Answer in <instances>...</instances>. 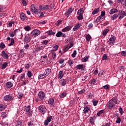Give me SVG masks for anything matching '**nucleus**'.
<instances>
[{
    "label": "nucleus",
    "instance_id": "0eeeda50",
    "mask_svg": "<svg viewBox=\"0 0 126 126\" xmlns=\"http://www.w3.org/2000/svg\"><path fill=\"white\" fill-rule=\"evenodd\" d=\"M40 33L41 32H40V31L35 29L32 32V36H34V37H37V36L40 35Z\"/></svg>",
    "mask_w": 126,
    "mask_h": 126
},
{
    "label": "nucleus",
    "instance_id": "3c124183",
    "mask_svg": "<svg viewBox=\"0 0 126 126\" xmlns=\"http://www.w3.org/2000/svg\"><path fill=\"white\" fill-rule=\"evenodd\" d=\"M58 49H59V45H55L53 47V51H54V52H56V51H58Z\"/></svg>",
    "mask_w": 126,
    "mask_h": 126
},
{
    "label": "nucleus",
    "instance_id": "052dcab7",
    "mask_svg": "<svg viewBox=\"0 0 126 126\" xmlns=\"http://www.w3.org/2000/svg\"><path fill=\"white\" fill-rule=\"evenodd\" d=\"M73 61L70 60L68 61V63L69 64V65H72V64H73Z\"/></svg>",
    "mask_w": 126,
    "mask_h": 126
},
{
    "label": "nucleus",
    "instance_id": "f3484780",
    "mask_svg": "<svg viewBox=\"0 0 126 126\" xmlns=\"http://www.w3.org/2000/svg\"><path fill=\"white\" fill-rule=\"evenodd\" d=\"M52 70L49 68H47L45 70V75L47 76V75H49L50 73H51V72Z\"/></svg>",
    "mask_w": 126,
    "mask_h": 126
},
{
    "label": "nucleus",
    "instance_id": "393cba45",
    "mask_svg": "<svg viewBox=\"0 0 126 126\" xmlns=\"http://www.w3.org/2000/svg\"><path fill=\"white\" fill-rule=\"evenodd\" d=\"M63 77V71H60L59 72V74L58 75V78H60V79H62Z\"/></svg>",
    "mask_w": 126,
    "mask_h": 126
},
{
    "label": "nucleus",
    "instance_id": "7ed1b4c3",
    "mask_svg": "<svg viewBox=\"0 0 126 126\" xmlns=\"http://www.w3.org/2000/svg\"><path fill=\"white\" fill-rule=\"evenodd\" d=\"M38 111L42 114V115H45L46 114V112H47V108H46V106L44 105H40L38 107Z\"/></svg>",
    "mask_w": 126,
    "mask_h": 126
},
{
    "label": "nucleus",
    "instance_id": "ea45409f",
    "mask_svg": "<svg viewBox=\"0 0 126 126\" xmlns=\"http://www.w3.org/2000/svg\"><path fill=\"white\" fill-rule=\"evenodd\" d=\"M108 32H109V29L104 30L102 32L103 36H106Z\"/></svg>",
    "mask_w": 126,
    "mask_h": 126
},
{
    "label": "nucleus",
    "instance_id": "9b49d317",
    "mask_svg": "<svg viewBox=\"0 0 126 126\" xmlns=\"http://www.w3.org/2000/svg\"><path fill=\"white\" fill-rule=\"evenodd\" d=\"M73 9H72V8H70L68 10L66 11V12L65 13V16L68 18L69 15L71 14V13H72Z\"/></svg>",
    "mask_w": 126,
    "mask_h": 126
},
{
    "label": "nucleus",
    "instance_id": "c03bdc74",
    "mask_svg": "<svg viewBox=\"0 0 126 126\" xmlns=\"http://www.w3.org/2000/svg\"><path fill=\"white\" fill-rule=\"evenodd\" d=\"M24 29H25L26 31L29 32L31 30V28L29 26H26L24 28Z\"/></svg>",
    "mask_w": 126,
    "mask_h": 126
},
{
    "label": "nucleus",
    "instance_id": "37998d69",
    "mask_svg": "<svg viewBox=\"0 0 126 126\" xmlns=\"http://www.w3.org/2000/svg\"><path fill=\"white\" fill-rule=\"evenodd\" d=\"M102 114H104V110H100V111H99L97 113V116L98 117H100V116H101V115H102Z\"/></svg>",
    "mask_w": 126,
    "mask_h": 126
},
{
    "label": "nucleus",
    "instance_id": "423d86ee",
    "mask_svg": "<svg viewBox=\"0 0 126 126\" xmlns=\"http://www.w3.org/2000/svg\"><path fill=\"white\" fill-rule=\"evenodd\" d=\"M116 37L114 35H112L111 37L109 38L108 43L109 45H113L115 43V41H116Z\"/></svg>",
    "mask_w": 126,
    "mask_h": 126
},
{
    "label": "nucleus",
    "instance_id": "4468645a",
    "mask_svg": "<svg viewBox=\"0 0 126 126\" xmlns=\"http://www.w3.org/2000/svg\"><path fill=\"white\" fill-rule=\"evenodd\" d=\"M1 55L2 58H3V59H4L5 60H8V55H7L6 53H5V51H2Z\"/></svg>",
    "mask_w": 126,
    "mask_h": 126
},
{
    "label": "nucleus",
    "instance_id": "c756f323",
    "mask_svg": "<svg viewBox=\"0 0 126 126\" xmlns=\"http://www.w3.org/2000/svg\"><path fill=\"white\" fill-rule=\"evenodd\" d=\"M20 17L21 20H22V21H24L26 18L25 14H24V13H22L20 15Z\"/></svg>",
    "mask_w": 126,
    "mask_h": 126
},
{
    "label": "nucleus",
    "instance_id": "aec40b11",
    "mask_svg": "<svg viewBox=\"0 0 126 126\" xmlns=\"http://www.w3.org/2000/svg\"><path fill=\"white\" fill-rule=\"evenodd\" d=\"M105 18V17L103 16H99L96 19V22L98 23V22H100V20H103Z\"/></svg>",
    "mask_w": 126,
    "mask_h": 126
},
{
    "label": "nucleus",
    "instance_id": "9d476101",
    "mask_svg": "<svg viewBox=\"0 0 126 126\" xmlns=\"http://www.w3.org/2000/svg\"><path fill=\"white\" fill-rule=\"evenodd\" d=\"M31 11L32 12H33V13L36 14L39 11V9H36L34 5H32L31 6Z\"/></svg>",
    "mask_w": 126,
    "mask_h": 126
},
{
    "label": "nucleus",
    "instance_id": "72a5a7b5",
    "mask_svg": "<svg viewBox=\"0 0 126 126\" xmlns=\"http://www.w3.org/2000/svg\"><path fill=\"white\" fill-rule=\"evenodd\" d=\"M52 58L54 61H55L57 59V55L55 52H52Z\"/></svg>",
    "mask_w": 126,
    "mask_h": 126
},
{
    "label": "nucleus",
    "instance_id": "5fc2aeb1",
    "mask_svg": "<svg viewBox=\"0 0 126 126\" xmlns=\"http://www.w3.org/2000/svg\"><path fill=\"white\" fill-rule=\"evenodd\" d=\"M90 123L91 125H92L93 126L94 125V119L93 118H91L90 119Z\"/></svg>",
    "mask_w": 126,
    "mask_h": 126
},
{
    "label": "nucleus",
    "instance_id": "a19ab883",
    "mask_svg": "<svg viewBox=\"0 0 126 126\" xmlns=\"http://www.w3.org/2000/svg\"><path fill=\"white\" fill-rule=\"evenodd\" d=\"M7 63H8L5 62L4 63L2 64V66H1L2 69H4V68H5L6 66H7Z\"/></svg>",
    "mask_w": 126,
    "mask_h": 126
},
{
    "label": "nucleus",
    "instance_id": "e433bc0d",
    "mask_svg": "<svg viewBox=\"0 0 126 126\" xmlns=\"http://www.w3.org/2000/svg\"><path fill=\"white\" fill-rule=\"evenodd\" d=\"M43 50V46H37L35 49L36 52H40V51Z\"/></svg>",
    "mask_w": 126,
    "mask_h": 126
},
{
    "label": "nucleus",
    "instance_id": "2eb2a0df",
    "mask_svg": "<svg viewBox=\"0 0 126 126\" xmlns=\"http://www.w3.org/2000/svg\"><path fill=\"white\" fill-rule=\"evenodd\" d=\"M118 3H121L123 7H126V0H118Z\"/></svg>",
    "mask_w": 126,
    "mask_h": 126
},
{
    "label": "nucleus",
    "instance_id": "79ce46f5",
    "mask_svg": "<svg viewBox=\"0 0 126 126\" xmlns=\"http://www.w3.org/2000/svg\"><path fill=\"white\" fill-rule=\"evenodd\" d=\"M90 84L94 85V84H96V80L93 79L90 82Z\"/></svg>",
    "mask_w": 126,
    "mask_h": 126
},
{
    "label": "nucleus",
    "instance_id": "6e6d98bb",
    "mask_svg": "<svg viewBox=\"0 0 126 126\" xmlns=\"http://www.w3.org/2000/svg\"><path fill=\"white\" fill-rule=\"evenodd\" d=\"M108 57L107 56V54H104L103 57H102V61H106V60H107Z\"/></svg>",
    "mask_w": 126,
    "mask_h": 126
},
{
    "label": "nucleus",
    "instance_id": "603ef678",
    "mask_svg": "<svg viewBox=\"0 0 126 126\" xmlns=\"http://www.w3.org/2000/svg\"><path fill=\"white\" fill-rule=\"evenodd\" d=\"M99 103V101L98 100H94L93 101V104L94 107H96L97 106V104Z\"/></svg>",
    "mask_w": 126,
    "mask_h": 126
},
{
    "label": "nucleus",
    "instance_id": "a878e982",
    "mask_svg": "<svg viewBox=\"0 0 126 126\" xmlns=\"http://www.w3.org/2000/svg\"><path fill=\"white\" fill-rule=\"evenodd\" d=\"M17 31H18V30H15L13 32H11L10 34V36L11 37H14V36L16 35V32H17Z\"/></svg>",
    "mask_w": 126,
    "mask_h": 126
},
{
    "label": "nucleus",
    "instance_id": "6ab92c4d",
    "mask_svg": "<svg viewBox=\"0 0 126 126\" xmlns=\"http://www.w3.org/2000/svg\"><path fill=\"white\" fill-rule=\"evenodd\" d=\"M6 86L7 88H11L13 86V84L11 82H8L6 83Z\"/></svg>",
    "mask_w": 126,
    "mask_h": 126
},
{
    "label": "nucleus",
    "instance_id": "4c0bfd02",
    "mask_svg": "<svg viewBox=\"0 0 126 126\" xmlns=\"http://www.w3.org/2000/svg\"><path fill=\"white\" fill-rule=\"evenodd\" d=\"M56 36L58 37H62V36H63V32H58Z\"/></svg>",
    "mask_w": 126,
    "mask_h": 126
},
{
    "label": "nucleus",
    "instance_id": "7c9ffc66",
    "mask_svg": "<svg viewBox=\"0 0 126 126\" xmlns=\"http://www.w3.org/2000/svg\"><path fill=\"white\" fill-rule=\"evenodd\" d=\"M88 111H89V108L87 106H86L84 107L83 112L84 114H86L87 113H88Z\"/></svg>",
    "mask_w": 126,
    "mask_h": 126
},
{
    "label": "nucleus",
    "instance_id": "338daca9",
    "mask_svg": "<svg viewBox=\"0 0 126 126\" xmlns=\"http://www.w3.org/2000/svg\"><path fill=\"white\" fill-rule=\"evenodd\" d=\"M121 55L123 57H126V51H123L121 52Z\"/></svg>",
    "mask_w": 126,
    "mask_h": 126
},
{
    "label": "nucleus",
    "instance_id": "58836bf2",
    "mask_svg": "<svg viewBox=\"0 0 126 126\" xmlns=\"http://www.w3.org/2000/svg\"><path fill=\"white\" fill-rule=\"evenodd\" d=\"M1 117L2 118V119H4V118H6V117H7V115L6 114V113L3 112L1 113Z\"/></svg>",
    "mask_w": 126,
    "mask_h": 126
},
{
    "label": "nucleus",
    "instance_id": "5701e85b",
    "mask_svg": "<svg viewBox=\"0 0 126 126\" xmlns=\"http://www.w3.org/2000/svg\"><path fill=\"white\" fill-rule=\"evenodd\" d=\"M46 33L49 36L54 35H55V34H56V33L55 32H53V31H49L47 32Z\"/></svg>",
    "mask_w": 126,
    "mask_h": 126
},
{
    "label": "nucleus",
    "instance_id": "f8f14e48",
    "mask_svg": "<svg viewBox=\"0 0 126 126\" xmlns=\"http://www.w3.org/2000/svg\"><path fill=\"white\" fill-rule=\"evenodd\" d=\"M4 101H11L13 100V97L10 95H7L4 97Z\"/></svg>",
    "mask_w": 126,
    "mask_h": 126
},
{
    "label": "nucleus",
    "instance_id": "c9c22d12",
    "mask_svg": "<svg viewBox=\"0 0 126 126\" xmlns=\"http://www.w3.org/2000/svg\"><path fill=\"white\" fill-rule=\"evenodd\" d=\"M118 16L119 15L118 14H114L111 17V19H112V20H115L117 17H118Z\"/></svg>",
    "mask_w": 126,
    "mask_h": 126
},
{
    "label": "nucleus",
    "instance_id": "e2e57ef3",
    "mask_svg": "<svg viewBox=\"0 0 126 126\" xmlns=\"http://www.w3.org/2000/svg\"><path fill=\"white\" fill-rule=\"evenodd\" d=\"M17 126H22V122L21 121H17L16 123Z\"/></svg>",
    "mask_w": 126,
    "mask_h": 126
},
{
    "label": "nucleus",
    "instance_id": "bb28decb",
    "mask_svg": "<svg viewBox=\"0 0 126 126\" xmlns=\"http://www.w3.org/2000/svg\"><path fill=\"white\" fill-rule=\"evenodd\" d=\"M46 76H47L45 74V73H44L43 74H41L38 75V79H43Z\"/></svg>",
    "mask_w": 126,
    "mask_h": 126
},
{
    "label": "nucleus",
    "instance_id": "39448f33",
    "mask_svg": "<svg viewBox=\"0 0 126 126\" xmlns=\"http://www.w3.org/2000/svg\"><path fill=\"white\" fill-rule=\"evenodd\" d=\"M51 8V5H45L39 6V10H46Z\"/></svg>",
    "mask_w": 126,
    "mask_h": 126
},
{
    "label": "nucleus",
    "instance_id": "ddd939ff",
    "mask_svg": "<svg viewBox=\"0 0 126 126\" xmlns=\"http://www.w3.org/2000/svg\"><path fill=\"white\" fill-rule=\"evenodd\" d=\"M81 26V23H78L75 25L73 29V31H77L79 28H80V27Z\"/></svg>",
    "mask_w": 126,
    "mask_h": 126
},
{
    "label": "nucleus",
    "instance_id": "49530a36",
    "mask_svg": "<svg viewBox=\"0 0 126 126\" xmlns=\"http://www.w3.org/2000/svg\"><path fill=\"white\" fill-rule=\"evenodd\" d=\"M13 45H14V39L11 38V42H10V43L9 44V46L10 47V46H13Z\"/></svg>",
    "mask_w": 126,
    "mask_h": 126
},
{
    "label": "nucleus",
    "instance_id": "f257e3e1",
    "mask_svg": "<svg viewBox=\"0 0 126 126\" xmlns=\"http://www.w3.org/2000/svg\"><path fill=\"white\" fill-rule=\"evenodd\" d=\"M117 104H118V98H117V97H113L108 101L107 107H108L109 109H112V108H114Z\"/></svg>",
    "mask_w": 126,
    "mask_h": 126
},
{
    "label": "nucleus",
    "instance_id": "a211bd4d",
    "mask_svg": "<svg viewBox=\"0 0 126 126\" xmlns=\"http://www.w3.org/2000/svg\"><path fill=\"white\" fill-rule=\"evenodd\" d=\"M117 12H118V9L116 8H113L110 10L109 14H114V13H117Z\"/></svg>",
    "mask_w": 126,
    "mask_h": 126
},
{
    "label": "nucleus",
    "instance_id": "473e14b6",
    "mask_svg": "<svg viewBox=\"0 0 126 126\" xmlns=\"http://www.w3.org/2000/svg\"><path fill=\"white\" fill-rule=\"evenodd\" d=\"M32 114H33L32 111L26 112V115L27 117H31L32 116Z\"/></svg>",
    "mask_w": 126,
    "mask_h": 126
},
{
    "label": "nucleus",
    "instance_id": "f03ea898",
    "mask_svg": "<svg viewBox=\"0 0 126 126\" xmlns=\"http://www.w3.org/2000/svg\"><path fill=\"white\" fill-rule=\"evenodd\" d=\"M66 43L67 45L65 46L63 48L64 53H65V52H67L69 49H70V48H72V47H73V42H72V39L67 40Z\"/></svg>",
    "mask_w": 126,
    "mask_h": 126
},
{
    "label": "nucleus",
    "instance_id": "b1692460",
    "mask_svg": "<svg viewBox=\"0 0 126 126\" xmlns=\"http://www.w3.org/2000/svg\"><path fill=\"white\" fill-rule=\"evenodd\" d=\"M31 111V106L29 105L28 106H26L25 108V111L26 112H30Z\"/></svg>",
    "mask_w": 126,
    "mask_h": 126
},
{
    "label": "nucleus",
    "instance_id": "680f3d73",
    "mask_svg": "<svg viewBox=\"0 0 126 126\" xmlns=\"http://www.w3.org/2000/svg\"><path fill=\"white\" fill-rule=\"evenodd\" d=\"M102 88H103V89H105L106 90H108V89H110V87L107 85L103 86Z\"/></svg>",
    "mask_w": 126,
    "mask_h": 126
},
{
    "label": "nucleus",
    "instance_id": "4be33fe9",
    "mask_svg": "<svg viewBox=\"0 0 126 126\" xmlns=\"http://www.w3.org/2000/svg\"><path fill=\"white\" fill-rule=\"evenodd\" d=\"M60 85H61V86H64V85H65V84H66V82L65 81V80L64 79H62L60 81Z\"/></svg>",
    "mask_w": 126,
    "mask_h": 126
},
{
    "label": "nucleus",
    "instance_id": "69168bd1",
    "mask_svg": "<svg viewBox=\"0 0 126 126\" xmlns=\"http://www.w3.org/2000/svg\"><path fill=\"white\" fill-rule=\"evenodd\" d=\"M121 121L122 120H121V118H120L119 117L117 118L116 120V124H121Z\"/></svg>",
    "mask_w": 126,
    "mask_h": 126
},
{
    "label": "nucleus",
    "instance_id": "412c9836",
    "mask_svg": "<svg viewBox=\"0 0 126 126\" xmlns=\"http://www.w3.org/2000/svg\"><path fill=\"white\" fill-rule=\"evenodd\" d=\"M84 13V10L83 8H81L78 10L77 12V14L80 15H83V13Z\"/></svg>",
    "mask_w": 126,
    "mask_h": 126
},
{
    "label": "nucleus",
    "instance_id": "dca6fc26",
    "mask_svg": "<svg viewBox=\"0 0 126 126\" xmlns=\"http://www.w3.org/2000/svg\"><path fill=\"white\" fill-rule=\"evenodd\" d=\"M70 30H71V26H68L62 29V32H68Z\"/></svg>",
    "mask_w": 126,
    "mask_h": 126
},
{
    "label": "nucleus",
    "instance_id": "4d7b16f0",
    "mask_svg": "<svg viewBox=\"0 0 126 126\" xmlns=\"http://www.w3.org/2000/svg\"><path fill=\"white\" fill-rule=\"evenodd\" d=\"M52 119H53V116H50L47 118V122H49V123H51V121H52Z\"/></svg>",
    "mask_w": 126,
    "mask_h": 126
},
{
    "label": "nucleus",
    "instance_id": "6e6552de",
    "mask_svg": "<svg viewBox=\"0 0 126 126\" xmlns=\"http://www.w3.org/2000/svg\"><path fill=\"white\" fill-rule=\"evenodd\" d=\"M38 96L40 100H43L46 97L45 93L43 92H40L38 94Z\"/></svg>",
    "mask_w": 126,
    "mask_h": 126
},
{
    "label": "nucleus",
    "instance_id": "864d4df0",
    "mask_svg": "<svg viewBox=\"0 0 126 126\" xmlns=\"http://www.w3.org/2000/svg\"><path fill=\"white\" fill-rule=\"evenodd\" d=\"M77 18L78 20H82L83 19V15H78Z\"/></svg>",
    "mask_w": 126,
    "mask_h": 126
},
{
    "label": "nucleus",
    "instance_id": "de8ad7c7",
    "mask_svg": "<svg viewBox=\"0 0 126 126\" xmlns=\"http://www.w3.org/2000/svg\"><path fill=\"white\" fill-rule=\"evenodd\" d=\"M66 96V94L65 93H63L60 95V98H64Z\"/></svg>",
    "mask_w": 126,
    "mask_h": 126
},
{
    "label": "nucleus",
    "instance_id": "c85d7f7f",
    "mask_svg": "<svg viewBox=\"0 0 126 126\" xmlns=\"http://www.w3.org/2000/svg\"><path fill=\"white\" fill-rule=\"evenodd\" d=\"M76 69H83V64H78L76 66Z\"/></svg>",
    "mask_w": 126,
    "mask_h": 126
},
{
    "label": "nucleus",
    "instance_id": "a18cd8bd",
    "mask_svg": "<svg viewBox=\"0 0 126 126\" xmlns=\"http://www.w3.org/2000/svg\"><path fill=\"white\" fill-rule=\"evenodd\" d=\"M86 39L87 41L89 42V41H90V40H91V36L89 34L87 35L86 36Z\"/></svg>",
    "mask_w": 126,
    "mask_h": 126
},
{
    "label": "nucleus",
    "instance_id": "09e8293b",
    "mask_svg": "<svg viewBox=\"0 0 126 126\" xmlns=\"http://www.w3.org/2000/svg\"><path fill=\"white\" fill-rule=\"evenodd\" d=\"M0 49H4L5 48V44H4V43L3 42H1L0 44Z\"/></svg>",
    "mask_w": 126,
    "mask_h": 126
},
{
    "label": "nucleus",
    "instance_id": "1a4fd4ad",
    "mask_svg": "<svg viewBox=\"0 0 126 126\" xmlns=\"http://www.w3.org/2000/svg\"><path fill=\"white\" fill-rule=\"evenodd\" d=\"M24 41L26 43H29V42L31 41V36H30L29 34H27L25 35Z\"/></svg>",
    "mask_w": 126,
    "mask_h": 126
},
{
    "label": "nucleus",
    "instance_id": "cd10ccee",
    "mask_svg": "<svg viewBox=\"0 0 126 126\" xmlns=\"http://www.w3.org/2000/svg\"><path fill=\"white\" fill-rule=\"evenodd\" d=\"M99 12V8H95L92 12L93 15H95V14H97Z\"/></svg>",
    "mask_w": 126,
    "mask_h": 126
},
{
    "label": "nucleus",
    "instance_id": "f704fd0d",
    "mask_svg": "<svg viewBox=\"0 0 126 126\" xmlns=\"http://www.w3.org/2000/svg\"><path fill=\"white\" fill-rule=\"evenodd\" d=\"M5 108H6V106L3 104H0V111H3Z\"/></svg>",
    "mask_w": 126,
    "mask_h": 126
},
{
    "label": "nucleus",
    "instance_id": "774afa93",
    "mask_svg": "<svg viewBox=\"0 0 126 126\" xmlns=\"http://www.w3.org/2000/svg\"><path fill=\"white\" fill-rule=\"evenodd\" d=\"M92 27H93V24L92 23L89 24V25L88 26V29H91Z\"/></svg>",
    "mask_w": 126,
    "mask_h": 126
},
{
    "label": "nucleus",
    "instance_id": "0e129e2a",
    "mask_svg": "<svg viewBox=\"0 0 126 126\" xmlns=\"http://www.w3.org/2000/svg\"><path fill=\"white\" fill-rule=\"evenodd\" d=\"M76 54H77L76 50H75L71 55L72 58H75V56H76Z\"/></svg>",
    "mask_w": 126,
    "mask_h": 126
},
{
    "label": "nucleus",
    "instance_id": "8fccbe9b",
    "mask_svg": "<svg viewBox=\"0 0 126 126\" xmlns=\"http://www.w3.org/2000/svg\"><path fill=\"white\" fill-rule=\"evenodd\" d=\"M27 75L28 77H32L33 76V74L32 72H31V71H29L27 73Z\"/></svg>",
    "mask_w": 126,
    "mask_h": 126
},
{
    "label": "nucleus",
    "instance_id": "20e7f679",
    "mask_svg": "<svg viewBox=\"0 0 126 126\" xmlns=\"http://www.w3.org/2000/svg\"><path fill=\"white\" fill-rule=\"evenodd\" d=\"M119 19L122 20L125 16H126V11H120L118 14Z\"/></svg>",
    "mask_w": 126,
    "mask_h": 126
},
{
    "label": "nucleus",
    "instance_id": "2f4dec72",
    "mask_svg": "<svg viewBox=\"0 0 126 126\" xmlns=\"http://www.w3.org/2000/svg\"><path fill=\"white\" fill-rule=\"evenodd\" d=\"M54 102H55V99H54V98H50L48 100V104L50 105H53V104H54Z\"/></svg>",
    "mask_w": 126,
    "mask_h": 126
},
{
    "label": "nucleus",
    "instance_id": "13d9d810",
    "mask_svg": "<svg viewBox=\"0 0 126 126\" xmlns=\"http://www.w3.org/2000/svg\"><path fill=\"white\" fill-rule=\"evenodd\" d=\"M88 60V56H85L84 57V58L82 60V62L84 63H85V62H87V60Z\"/></svg>",
    "mask_w": 126,
    "mask_h": 126
},
{
    "label": "nucleus",
    "instance_id": "bf43d9fd",
    "mask_svg": "<svg viewBox=\"0 0 126 126\" xmlns=\"http://www.w3.org/2000/svg\"><path fill=\"white\" fill-rule=\"evenodd\" d=\"M84 92H85V90L82 89V90L78 92V94L81 95V94H83V93H84Z\"/></svg>",
    "mask_w": 126,
    "mask_h": 126
}]
</instances>
